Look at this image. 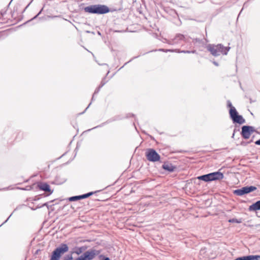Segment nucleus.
<instances>
[{
	"label": "nucleus",
	"instance_id": "f257e3e1",
	"mask_svg": "<svg viewBox=\"0 0 260 260\" xmlns=\"http://www.w3.org/2000/svg\"><path fill=\"white\" fill-rule=\"evenodd\" d=\"M84 10L86 13L98 14H104L110 12V9L107 6L102 5L87 6L84 8Z\"/></svg>",
	"mask_w": 260,
	"mask_h": 260
},
{
	"label": "nucleus",
	"instance_id": "f03ea898",
	"mask_svg": "<svg viewBox=\"0 0 260 260\" xmlns=\"http://www.w3.org/2000/svg\"><path fill=\"white\" fill-rule=\"evenodd\" d=\"M207 50L213 56H219L220 55H226L229 51L227 48L219 44L217 45H209L207 47Z\"/></svg>",
	"mask_w": 260,
	"mask_h": 260
},
{
	"label": "nucleus",
	"instance_id": "7ed1b4c3",
	"mask_svg": "<svg viewBox=\"0 0 260 260\" xmlns=\"http://www.w3.org/2000/svg\"><path fill=\"white\" fill-rule=\"evenodd\" d=\"M228 105L230 108L229 113L233 121L240 124L244 123L245 120L243 118L242 116L238 114L236 109L233 106L230 102H228Z\"/></svg>",
	"mask_w": 260,
	"mask_h": 260
},
{
	"label": "nucleus",
	"instance_id": "20e7f679",
	"mask_svg": "<svg viewBox=\"0 0 260 260\" xmlns=\"http://www.w3.org/2000/svg\"><path fill=\"white\" fill-rule=\"evenodd\" d=\"M69 250L68 245L66 244H61L60 246L56 248L52 252L50 260H59L62 254Z\"/></svg>",
	"mask_w": 260,
	"mask_h": 260
},
{
	"label": "nucleus",
	"instance_id": "39448f33",
	"mask_svg": "<svg viewBox=\"0 0 260 260\" xmlns=\"http://www.w3.org/2000/svg\"><path fill=\"white\" fill-rule=\"evenodd\" d=\"M223 174L220 172H216L204 175L199 177L200 179L205 181H210L217 180H221L223 178Z\"/></svg>",
	"mask_w": 260,
	"mask_h": 260
},
{
	"label": "nucleus",
	"instance_id": "423d86ee",
	"mask_svg": "<svg viewBox=\"0 0 260 260\" xmlns=\"http://www.w3.org/2000/svg\"><path fill=\"white\" fill-rule=\"evenodd\" d=\"M145 155L147 159L150 161L155 162L160 160V155L156 152V151L153 149H148L145 152Z\"/></svg>",
	"mask_w": 260,
	"mask_h": 260
},
{
	"label": "nucleus",
	"instance_id": "0eeeda50",
	"mask_svg": "<svg viewBox=\"0 0 260 260\" xmlns=\"http://www.w3.org/2000/svg\"><path fill=\"white\" fill-rule=\"evenodd\" d=\"M97 254L94 250H88L76 260H92Z\"/></svg>",
	"mask_w": 260,
	"mask_h": 260
},
{
	"label": "nucleus",
	"instance_id": "6e6552de",
	"mask_svg": "<svg viewBox=\"0 0 260 260\" xmlns=\"http://www.w3.org/2000/svg\"><path fill=\"white\" fill-rule=\"evenodd\" d=\"M253 132L254 128L252 126H243L242 127V135L244 139H249Z\"/></svg>",
	"mask_w": 260,
	"mask_h": 260
},
{
	"label": "nucleus",
	"instance_id": "1a4fd4ad",
	"mask_svg": "<svg viewBox=\"0 0 260 260\" xmlns=\"http://www.w3.org/2000/svg\"><path fill=\"white\" fill-rule=\"evenodd\" d=\"M93 193L92 192H89V193L83 194V195H81V196L72 197L69 199V200L70 201L72 202V201H77L78 200L83 199L87 198L89 197V196L92 195Z\"/></svg>",
	"mask_w": 260,
	"mask_h": 260
},
{
	"label": "nucleus",
	"instance_id": "9d476101",
	"mask_svg": "<svg viewBox=\"0 0 260 260\" xmlns=\"http://www.w3.org/2000/svg\"><path fill=\"white\" fill-rule=\"evenodd\" d=\"M38 187L42 190L49 192L50 193L52 192L50 189V186L47 183H41L38 185Z\"/></svg>",
	"mask_w": 260,
	"mask_h": 260
},
{
	"label": "nucleus",
	"instance_id": "9b49d317",
	"mask_svg": "<svg viewBox=\"0 0 260 260\" xmlns=\"http://www.w3.org/2000/svg\"><path fill=\"white\" fill-rule=\"evenodd\" d=\"M260 210V201L250 205L249 207V211H257Z\"/></svg>",
	"mask_w": 260,
	"mask_h": 260
},
{
	"label": "nucleus",
	"instance_id": "f8f14e48",
	"mask_svg": "<svg viewBox=\"0 0 260 260\" xmlns=\"http://www.w3.org/2000/svg\"><path fill=\"white\" fill-rule=\"evenodd\" d=\"M162 167L164 170L169 172H173L175 169V167H174L171 164L168 162L164 163Z\"/></svg>",
	"mask_w": 260,
	"mask_h": 260
},
{
	"label": "nucleus",
	"instance_id": "ddd939ff",
	"mask_svg": "<svg viewBox=\"0 0 260 260\" xmlns=\"http://www.w3.org/2000/svg\"><path fill=\"white\" fill-rule=\"evenodd\" d=\"M245 194L248 193L256 189V187L253 186L243 187Z\"/></svg>",
	"mask_w": 260,
	"mask_h": 260
},
{
	"label": "nucleus",
	"instance_id": "4468645a",
	"mask_svg": "<svg viewBox=\"0 0 260 260\" xmlns=\"http://www.w3.org/2000/svg\"><path fill=\"white\" fill-rule=\"evenodd\" d=\"M234 194L239 196H243L245 194L243 187L241 188V189L234 190Z\"/></svg>",
	"mask_w": 260,
	"mask_h": 260
},
{
	"label": "nucleus",
	"instance_id": "2eb2a0df",
	"mask_svg": "<svg viewBox=\"0 0 260 260\" xmlns=\"http://www.w3.org/2000/svg\"><path fill=\"white\" fill-rule=\"evenodd\" d=\"M247 260H260V255H248L246 256Z\"/></svg>",
	"mask_w": 260,
	"mask_h": 260
},
{
	"label": "nucleus",
	"instance_id": "dca6fc26",
	"mask_svg": "<svg viewBox=\"0 0 260 260\" xmlns=\"http://www.w3.org/2000/svg\"><path fill=\"white\" fill-rule=\"evenodd\" d=\"M229 222H236V223H240L241 222L240 221H239L237 219H236V218H233V219H230L229 220Z\"/></svg>",
	"mask_w": 260,
	"mask_h": 260
},
{
	"label": "nucleus",
	"instance_id": "f3484780",
	"mask_svg": "<svg viewBox=\"0 0 260 260\" xmlns=\"http://www.w3.org/2000/svg\"><path fill=\"white\" fill-rule=\"evenodd\" d=\"M235 260H247L246 256L238 257Z\"/></svg>",
	"mask_w": 260,
	"mask_h": 260
},
{
	"label": "nucleus",
	"instance_id": "a211bd4d",
	"mask_svg": "<svg viewBox=\"0 0 260 260\" xmlns=\"http://www.w3.org/2000/svg\"><path fill=\"white\" fill-rule=\"evenodd\" d=\"M255 144L256 145H260V139L256 141L255 142Z\"/></svg>",
	"mask_w": 260,
	"mask_h": 260
},
{
	"label": "nucleus",
	"instance_id": "6ab92c4d",
	"mask_svg": "<svg viewBox=\"0 0 260 260\" xmlns=\"http://www.w3.org/2000/svg\"><path fill=\"white\" fill-rule=\"evenodd\" d=\"M73 259V257L72 255L68 256V258L65 259L66 260H72Z\"/></svg>",
	"mask_w": 260,
	"mask_h": 260
},
{
	"label": "nucleus",
	"instance_id": "aec40b11",
	"mask_svg": "<svg viewBox=\"0 0 260 260\" xmlns=\"http://www.w3.org/2000/svg\"><path fill=\"white\" fill-rule=\"evenodd\" d=\"M104 260H110L109 257H105Z\"/></svg>",
	"mask_w": 260,
	"mask_h": 260
}]
</instances>
